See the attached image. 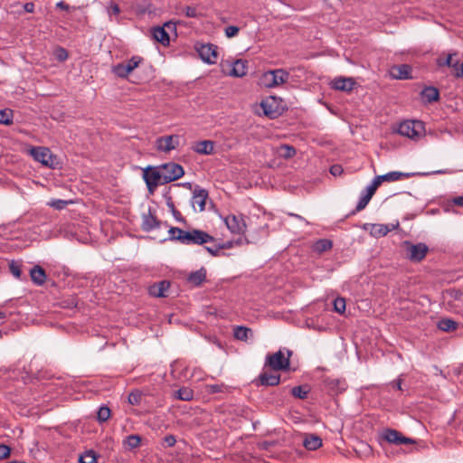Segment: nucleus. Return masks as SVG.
<instances>
[{"mask_svg": "<svg viewBox=\"0 0 463 463\" xmlns=\"http://www.w3.org/2000/svg\"><path fill=\"white\" fill-rule=\"evenodd\" d=\"M175 398L184 402L192 401L194 399V391L188 387L180 388L176 392Z\"/></svg>", "mask_w": 463, "mask_h": 463, "instance_id": "473e14b6", "label": "nucleus"}, {"mask_svg": "<svg viewBox=\"0 0 463 463\" xmlns=\"http://www.w3.org/2000/svg\"><path fill=\"white\" fill-rule=\"evenodd\" d=\"M303 446L308 450H316L322 446V439L316 434H306Z\"/></svg>", "mask_w": 463, "mask_h": 463, "instance_id": "b1692460", "label": "nucleus"}, {"mask_svg": "<svg viewBox=\"0 0 463 463\" xmlns=\"http://www.w3.org/2000/svg\"><path fill=\"white\" fill-rule=\"evenodd\" d=\"M143 61L140 56H133L131 59L118 63L111 68V71L118 78L126 79Z\"/></svg>", "mask_w": 463, "mask_h": 463, "instance_id": "20e7f679", "label": "nucleus"}, {"mask_svg": "<svg viewBox=\"0 0 463 463\" xmlns=\"http://www.w3.org/2000/svg\"><path fill=\"white\" fill-rule=\"evenodd\" d=\"M363 192H365L370 197H373V195L376 192V189H374L369 184Z\"/></svg>", "mask_w": 463, "mask_h": 463, "instance_id": "0e129e2a", "label": "nucleus"}, {"mask_svg": "<svg viewBox=\"0 0 463 463\" xmlns=\"http://www.w3.org/2000/svg\"><path fill=\"white\" fill-rule=\"evenodd\" d=\"M232 70L228 72L230 76L233 77H243L248 71V62L245 60H236L232 64Z\"/></svg>", "mask_w": 463, "mask_h": 463, "instance_id": "aec40b11", "label": "nucleus"}, {"mask_svg": "<svg viewBox=\"0 0 463 463\" xmlns=\"http://www.w3.org/2000/svg\"><path fill=\"white\" fill-rule=\"evenodd\" d=\"M168 232H169L170 240L178 241L182 243L186 231H184L181 228H178V227H171L169 229Z\"/></svg>", "mask_w": 463, "mask_h": 463, "instance_id": "c9c22d12", "label": "nucleus"}, {"mask_svg": "<svg viewBox=\"0 0 463 463\" xmlns=\"http://www.w3.org/2000/svg\"><path fill=\"white\" fill-rule=\"evenodd\" d=\"M140 442H141V438L139 435H136V434H133V435H129L128 436L124 441H123V446L126 449H129V450H132L134 449H137L139 447L140 445Z\"/></svg>", "mask_w": 463, "mask_h": 463, "instance_id": "2f4dec72", "label": "nucleus"}, {"mask_svg": "<svg viewBox=\"0 0 463 463\" xmlns=\"http://www.w3.org/2000/svg\"><path fill=\"white\" fill-rule=\"evenodd\" d=\"M215 239L204 231L194 229L186 231L182 244L185 245H203L208 242L214 241Z\"/></svg>", "mask_w": 463, "mask_h": 463, "instance_id": "423d86ee", "label": "nucleus"}, {"mask_svg": "<svg viewBox=\"0 0 463 463\" xmlns=\"http://www.w3.org/2000/svg\"><path fill=\"white\" fill-rule=\"evenodd\" d=\"M97 453L93 449H89L79 457V463H97Z\"/></svg>", "mask_w": 463, "mask_h": 463, "instance_id": "72a5a7b5", "label": "nucleus"}, {"mask_svg": "<svg viewBox=\"0 0 463 463\" xmlns=\"http://www.w3.org/2000/svg\"><path fill=\"white\" fill-rule=\"evenodd\" d=\"M173 213V215L174 217L177 220V221H183V218L181 217V213L179 211H177L176 209H174V211L172 212Z\"/></svg>", "mask_w": 463, "mask_h": 463, "instance_id": "774afa93", "label": "nucleus"}, {"mask_svg": "<svg viewBox=\"0 0 463 463\" xmlns=\"http://www.w3.org/2000/svg\"><path fill=\"white\" fill-rule=\"evenodd\" d=\"M222 386L219 384H212L209 386V391L211 393H217L222 392Z\"/></svg>", "mask_w": 463, "mask_h": 463, "instance_id": "bf43d9fd", "label": "nucleus"}, {"mask_svg": "<svg viewBox=\"0 0 463 463\" xmlns=\"http://www.w3.org/2000/svg\"><path fill=\"white\" fill-rule=\"evenodd\" d=\"M261 107L263 109L264 114L268 117H269L270 118H274L279 115L277 110H274L271 109V106L269 105L268 100L262 101Z\"/></svg>", "mask_w": 463, "mask_h": 463, "instance_id": "c03bdc74", "label": "nucleus"}, {"mask_svg": "<svg viewBox=\"0 0 463 463\" xmlns=\"http://www.w3.org/2000/svg\"><path fill=\"white\" fill-rule=\"evenodd\" d=\"M395 228V225L372 224L371 234L377 238L383 237Z\"/></svg>", "mask_w": 463, "mask_h": 463, "instance_id": "c85d7f7f", "label": "nucleus"}, {"mask_svg": "<svg viewBox=\"0 0 463 463\" xmlns=\"http://www.w3.org/2000/svg\"><path fill=\"white\" fill-rule=\"evenodd\" d=\"M224 248L223 245L218 244L213 247L206 246L204 249L213 256H218L220 251Z\"/></svg>", "mask_w": 463, "mask_h": 463, "instance_id": "3c124183", "label": "nucleus"}, {"mask_svg": "<svg viewBox=\"0 0 463 463\" xmlns=\"http://www.w3.org/2000/svg\"><path fill=\"white\" fill-rule=\"evenodd\" d=\"M170 288V282L168 280H161L157 283H154L148 287V293L150 296L155 298H165L166 291Z\"/></svg>", "mask_w": 463, "mask_h": 463, "instance_id": "f3484780", "label": "nucleus"}, {"mask_svg": "<svg viewBox=\"0 0 463 463\" xmlns=\"http://www.w3.org/2000/svg\"><path fill=\"white\" fill-rule=\"evenodd\" d=\"M333 246V243L328 239H319L313 244V250L317 253H323L328 250H330Z\"/></svg>", "mask_w": 463, "mask_h": 463, "instance_id": "7c9ffc66", "label": "nucleus"}, {"mask_svg": "<svg viewBox=\"0 0 463 463\" xmlns=\"http://www.w3.org/2000/svg\"><path fill=\"white\" fill-rule=\"evenodd\" d=\"M30 276L32 281L37 286L43 285L47 278L44 269L39 265H35L31 269Z\"/></svg>", "mask_w": 463, "mask_h": 463, "instance_id": "4be33fe9", "label": "nucleus"}, {"mask_svg": "<svg viewBox=\"0 0 463 463\" xmlns=\"http://www.w3.org/2000/svg\"><path fill=\"white\" fill-rule=\"evenodd\" d=\"M233 335L237 340L246 342L248 339L252 338L253 332L249 327L237 326L233 329Z\"/></svg>", "mask_w": 463, "mask_h": 463, "instance_id": "cd10ccee", "label": "nucleus"}, {"mask_svg": "<svg viewBox=\"0 0 463 463\" xmlns=\"http://www.w3.org/2000/svg\"><path fill=\"white\" fill-rule=\"evenodd\" d=\"M411 67L408 64L394 65L390 70V74L393 79L408 80L411 79Z\"/></svg>", "mask_w": 463, "mask_h": 463, "instance_id": "6ab92c4d", "label": "nucleus"}, {"mask_svg": "<svg viewBox=\"0 0 463 463\" xmlns=\"http://www.w3.org/2000/svg\"><path fill=\"white\" fill-rule=\"evenodd\" d=\"M290 355H291L290 351H288V357H286L284 353L281 350H279L278 352L274 353L273 354L267 355L265 365L269 366L272 370H275V371L287 370L289 367Z\"/></svg>", "mask_w": 463, "mask_h": 463, "instance_id": "0eeeda50", "label": "nucleus"}, {"mask_svg": "<svg viewBox=\"0 0 463 463\" xmlns=\"http://www.w3.org/2000/svg\"><path fill=\"white\" fill-rule=\"evenodd\" d=\"M382 183L383 182H382L380 175H377L373 178V180L372 181L370 185L377 190V188L381 185Z\"/></svg>", "mask_w": 463, "mask_h": 463, "instance_id": "13d9d810", "label": "nucleus"}, {"mask_svg": "<svg viewBox=\"0 0 463 463\" xmlns=\"http://www.w3.org/2000/svg\"><path fill=\"white\" fill-rule=\"evenodd\" d=\"M371 199L372 197H370L365 192H362L359 202L355 209L352 212V214H354L355 213L364 210L367 206Z\"/></svg>", "mask_w": 463, "mask_h": 463, "instance_id": "58836bf2", "label": "nucleus"}, {"mask_svg": "<svg viewBox=\"0 0 463 463\" xmlns=\"http://www.w3.org/2000/svg\"><path fill=\"white\" fill-rule=\"evenodd\" d=\"M420 96L425 103H431L439 99V92L437 88L430 86L421 90Z\"/></svg>", "mask_w": 463, "mask_h": 463, "instance_id": "a878e982", "label": "nucleus"}, {"mask_svg": "<svg viewBox=\"0 0 463 463\" xmlns=\"http://www.w3.org/2000/svg\"><path fill=\"white\" fill-rule=\"evenodd\" d=\"M71 201H66L62 199H53L50 201L47 204L56 210L64 209Z\"/></svg>", "mask_w": 463, "mask_h": 463, "instance_id": "79ce46f5", "label": "nucleus"}, {"mask_svg": "<svg viewBox=\"0 0 463 463\" xmlns=\"http://www.w3.org/2000/svg\"><path fill=\"white\" fill-rule=\"evenodd\" d=\"M413 174L403 173L399 171L389 172L387 174L380 175L382 182H395L402 178H408Z\"/></svg>", "mask_w": 463, "mask_h": 463, "instance_id": "c756f323", "label": "nucleus"}, {"mask_svg": "<svg viewBox=\"0 0 463 463\" xmlns=\"http://www.w3.org/2000/svg\"><path fill=\"white\" fill-rule=\"evenodd\" d=\"M343 169L341 165H335L330 167V173L335 176L341 175Z\"/></svg>", "mask_w": 463, "mask_h": 463, "instance_id": "4d7b16f0", "label": "nucleus"}, {"mask_svg": "<svg viewBox=\"0 0 463 463\" xmlns=\"http://www.w3.org/2000/svg\"><path fill=\"white\" fill-rule=\"evenodd\" d=\"M14 114L11 109H0V124L12 125Z\"/></svg>", "mask_w": 463, "mask_h": 463, "instance_id": "4c0bfd02", "label": "nucleus"}, {"mask_svg": "<svg viewBox=\"0 0 463 463\" xmlns=\"http://www.w3.org/2000/svg\"><path fill=\"white\" fill-rule=\"evenodd\" d=\"M183 12L184 15L189 18H196L199 15L197 9L194 6H185Z\"/></svg>", "mask_w": 463, "mask_h": 463, "instance_id": "8fccbe9b", "label": "nucleus"}, {"mask_svg": "<svg viewBox=\"0 0 463 463\" xmlns=\"http://www.w3.org/2000/svg\"><path fill=\"white\" fill-rule=\"evenodd\" d=\"M178 146V137L177 136H164L160 137L156 140V147L160 152H170L173 149H175Z\"/></svg>", "mask_w": 463, "mask_h": 463, "instance_id": "2eb2a0df", "label": "nucleus"}, {"mask_svg": "<svg viewBox=\"0 0 463 463\" xmlns=\"http://www.w3.org/2000/svg\"><path fill=\"white\" fill-rule=\"evenodd\" d=\"M57 58L59 61H62L68 58V52L64 48H60L57 51Z\"/></svg>", "mask_w": 463, "mask_h": 463, "instance_id": "6e6d98bb", "label": "nucleus"}, {"mask_svg": "<svg viewBox=\"0 0 463 463\" xmlns=\"http://www.w3.org/2000/svg\"><path fill=\"white\" fill-rule=\"evenodd\" d=\"M325 387L332 394H338L346 389V383L344 380L335 378H326L324 380Z\"/></svg>", "mask_w": 463, "mask_h": 463, "instance_id": "a211bd4d", "label": "nucleus"}, {"mask_svg": "<svg viewBox=\"0 0 463 463\" xmlns=\"http://www.w3.org/2000/svg\"><path fill=\"white\" fill-rule=\"evenodd\" d=\"M160 222L151 213L150 211L147 214H143L141 228L144 232H151L152 230L158 228Z\"/></svg>", "mask_w": 463, "mask_h": 463, "instance_id": "412c9836", "label": "nucleus"}, {"mask_svg": "<svg viewBox=\"0 0 463 463\" xmlns=\"http://www.w3.org/2000/svg\"><path fill=\"white\" fill-rule=\"evenodd\" d=\"M224 222L228 230L233 234L241 235L246 232L247 225L242 215H228L224 218Z\"/></svg>", "mask_w": 463, "mask_h": 463, "instance_id": "9d476101", "label": "nucleus"}, {"mask_svg": "<svg viewBox=\"0 0 463 463\" xmlns=\"http://www.w3.org/2000/svg\"><path fill=\"white\" fill-rule=\"evenodd\" d=\"M143 178L148 191L152 194L159 184H163L160 166H148L144 170Z\"/></svg>", "mask_w": 463, "mask_h": 463, "instance_id": "6e6552de", "label": "nucleus"}, {"mask_svg": "<svg viewBox=\"0 0 463 463\" xmlns=\"http://www.w3.org/2000/svg\"><path fill=\"white\" fill-rule=\"evenodd\" d=\"M9 269H10V272L13 274L14 277H15L16 279H21L22 270H21V268H20L19 264H17L14 261H12L9 264Z\"/></svg>", "mask_w": 463, "mask_h": 463, "instance_id": "09e8293b", "label": "nucleus"}, {"mask_svg": "<svg viewBox=\"0 0 463 463\" xmlns=\"http://www.w3.org/2000/svg\"><path fill=\"white\" fill-rule=\"evenodd\" d=\"M452 57H453V54H449L445 59L439 58L437 60V63L439 67H442V66L449 67L450 64H452Z\"/></svg>", "mask_w": 463, "mask_h": 463, "instance_id": "5fc2aeb1", "label": "nucleus"}, {"mask_svg": "<svg viewBox=\"0 0 463 463\" xmlns=\"http://www.w3.org/2000/svg\"><path fill=\"white\" fill-rule=\"evenodd\" d=\"M110 414V409L108 406H101L97 412V420L99 422H105L109 419Z\"/></svg>", "mask_w": 463, "mask_h": 463, "instance_id": "ea45409f", "label": "nucleus"}, {"mask_svg": "<svg viewBox=\"0 0 463 463\" xmlns=\"http://www.w3.org/2000/svg\"><path fill=\"white\" fill-rule=\"evenodd\" d=\"M355 81L350 77H338L332 80L331 88L336 90L350 92L353 90Z\"/></svg>", "mask_w": 463, "mask_h": 463, "instance_id": "dca6fc26", "label": "nucleus"}, {"mask_svg": "<svg viewBox=\"0 0 463 463\" xmlns=\"http://www.w3.org/2000/svg\"><path fill=\"white\" fill-rule=\"evenodd\" d=\"M309 392V388L306 385L295 386L291 390V394L298 399H306Z\"/></svg>", "mask_w": 463, "mask_h": 463, "instance_id": "f704fd0d", "label": "nucleus"}, {"mask_svg": "<svg viewBox=\"0 0 463 463\" xmlns=\"http://www.w3.org/2000/svg\"><path fill=\"white\" fill-rule=\"evenodd\" d=\"M200 58L208 64H214L217 61V46L212 43L201 44L196 48Z\"/></svg>", "mask_w": 463, "mask_h": 463, "instance_id": "f8f14e48", "label": "nucleus"}, {"mask_svg": "<svg viewBox=\"0 0 463 463\" xmlns=\"http://www.w3.org/2000/svg\"><path fill=\"white\" fill-rule=\"evenodd\" d=\"M452 203L457 206L463 207V195L454 197Z\"/></svg>", "mask_w": 463, "mask_h": 463, "instance_id": "e2e57ef3", "label": "nucleus"}, {"mask_svg": "<svg viewBox=\"0 0 463 463\" xmlns=\"http://www.w3.org/2000/svg\"><path fill=\"white\" fill-rule=\"evenodd\" d=\"M259 382L263 386H276L280 382V375L278 373H261L259 375Z\"/></svg>", "mask_w": 463, "mask_h": 463, "instance_id": "393cba45", "label": "nucleus"}, {"mask_svg": "<svg viewBox=\"0 0 463 463\" xmlns=\"http://www.w3.org/2000/svg\"><path fill=\"white\" fill-rule=\"evenodd\" d=\"M56 7L60 8L61 10H65V11L69 10V8H70L69 5L64 1L58 2L56 4Z\"/></svg>", "mask_w": 463, "mask_h": 463, "instance_id": "69168bd1", "label": "nucleus"}, {"mask_svg": "<svg viewBox=\"0 0 463 463\" xmlns=\"http://www.w3.org/2000/svg\"><path fill=\"white\" fill-rule=\"evenodd\" d=\"M392 386L399 391L402 390V380L401 378H398L397 380L391 383Z\"/></svg>", "mask_w": 463, "mask_h": 463, "instance_id": "680f3d73", "label": "nucleus"}, {"mask_svg": "<svg viewBox=\"0 0 463 463\" xmlns=\"http://www.w3.org/2000/svg\"><path fill=\"white\" fill-rule=\"evenodd\" d=\"M398 133L411 139H418L424 133L423 123L419 120H406L398 127Z\"/></svg>", "mask_w": 463, "mask_h": 463, "instance_id": "7ed1b4c3", "label": "nucleus"}, {"mask_svg": "<svg viewBox=\"0 0 463 463\" xmlns=\"http://www.w3.org/2000/svg\"><path fill=\"white\" fill-rule=\"evenodd\" d=\"M406 247V256L412 262H420L425 257L429 251V248L425 243L419 242L412 244L410 241H404Z\"/></svg>", "mask_w": 463, "mask_h": 463, "instance_id": "1a4fd4ad", "label": "nucleus"}, {"mask_svg": "<svg viewBox=\"0 0 463 463\" xmlns=\"http://www.w3.org/2000/svg\"><path fill=\"white\" fill-rule=\"evenodd\" d=\"M176 443V438L175 435L168 434L161 441V446L165 449L172 448Z\"/></svg>", "mask_w": 463, "mask_h": 463, "instance_id": "49530a36", "label": "nucleus"}, {"mask_svg": "<svg viewBox=\"0 0 463 463\" xmlns=\"http://www.w3.org/2000/svg\"><path fill=\"white\" fill-rule=\"evenodd\" d=\"M438 326L444 332H449L457 328V323L452 319L445 318L439 322Z\"/></svg>", "mask_w": 463, "mask_h": 463, "instance_id": "e433bc0d", "label": "nucleus"}, {"mask_svg": "<svg viewBox=\"0 0 463 463\" xmlns=\"http://www.w3.org/2000/svg\"><path fill=\"white\" fill-rule=\"evenodd\" d=\"M240 29L238 26H234V25H230L228 27L225 28V35L228 37V38H232V37H234L238 34Z\"/></svg>", "mask_w": 463, "mask_h": 463, "instance_id": "603ef678", "label": "nucleus"}, {"mask_svg": "<svg viewBox=\"0 0 463 463\" xmlns=\"http://www.w3.org/2000/svg\"><path fill=\"white\" fill-rule=\"evenodd\" d=\"M382 438L387 442L396 445L415 443L413 439L402 436L401 432L392 429L385 430L382 433Z\"/></svg>", "mask_w": 463, "mask_h": 463, "instance_id": "4468645a", "label": "nucleus"}, {"mask_svg": "<svg viewBox=\"0 0 463 463\" xmlns=\"http://www.w3.org/2000/svg\"><path fill=\"white\" fill-rule=\"evenodd\" d=\"M454 75L458 78H463V62L460 64L459 68H456Z\"/></svg>", "mask_w": 463, "mask_h": 463, "instance_id": "338daca9", "label": "nucleus"}, {"mask_svg": "<svg viewBox=\"0 0 463 463\" xmlns=\"http://www.w3.org/2000/svg\"><path fill=\"white\" fill-rule=\"evenodd\" d=\"M30 156L43 166L50 169H57L60 167V161L50 148L46 146H32L29 150Z\"/></svg>", "mask_w": 463, "mask_h": 463, "instance_id": "f257e3e1", "label": "nucleus"}, {"mask_svg": "<svg viewBox=\"0 0 463 463\" xmlns=\"http://www.w3.org/2000/svg\"><path fill=\"white\" fill-rule=\"evenodd\" d=\"M206 279V269L203 267L196 271L191 272L187 281L193 286L198 287Z\"/></svg>", "mask_w": 463, "mask_h": 463, "instance_id": "bb28decb", "label": "nucleus"}, {"mask_svg": "<svg viewBox=\"0 0 463 463\" xmlns=\"http://www.w3.org/2000/svg\"><path fill=\"white\" fill-rule=\"evenodd\" d=\"M166 28L175 31V24L172 22H166L163 26H157L152 30L153 38L164 46H168L170 44V36L165 30Z\"/></svg>", "mask_w": 463, "mask_h": 463, "instance_id": "9b49d317", "label": "nucleus"}, {"mask_svg": "<svg viewBox=\"0 0 463 463\" xmlns=\"http://www.w3.org/2000/svg\"><path fill=\"white\" fill-rule=\"evenodd\" d=\"M194 150L201 155H212L214 152V142L211 140H203L194 144Z\"/></svg>", "mask_w": 463, "mask_h": 463, "instance_id": "5701e85b", "label": "nucleus"}, {"mask_svg": "<svg viewBox=\"0 0 463 463\" xmlns=\"http://www.w3.org/2000/svg\"><path fill=\"white\" fill-rule=\"evenodd\" d=\"M34 4L33 2H28L24 4V9L26 13H33L34 12Z\"/></svg>", "mask_w": 463, "mask_h": 463, "instance_id": "052dcab7", "label": "nucleus"}, {"mask_svg": "<svg viewBox=\"0 0 463 463\" xmlns=\"http://www.w3.org/2000/svg\"><path fill=\"white\" fill-rule=\"evenodd\" d=\"M120 7L118 4L114 3V2H111L109 4V6L107 8V13L110 18V20H112V16L113 15H118L120 14Z\"/></svg>", "mask_w": 463, "mask_h": 463, "instance_id": "de8ad7c7", "label": "nucleus"}, {"mask_svg": "<svg viewBox=\"0 0 463 463\" xmlns=\"http://www.w3.org/2000/svg\"><path fill=\"white\" fill-rule=\"evenodd\" d=\"M279 153L280 156H283L284 158H290L296 155L297 151L291 146L282 145L279 148Z\"/></svg>", "mask_w": 463, "mask_h": 463, "instance_id": "a19ab883", "label": "nucleus"}, {"mask_svg": "<svg viewBox=\"0 0 463 463\" xmlns=\"http://www.w3.org/2000/svg\"><path fill=\"white\" fill-rule=\"evenodd\" d=\"M10 447L5 444H0V459L7 458L10 456Z\"/></svg>", "mask_w": 463, "mask_h": 463, "instance_id": "864d4df0", "label": "nucleus"}, {"mask_svg": "<svg viewBox=\"0 0 463 463\" xmlns=\"http://www.w3.org/2000/svg\"><path fill=\"white\" fill-rule=\"evenodd\" d=\"M159 166L163 176V184L176 181L184 175L183 166L174 162L162 164Z\"/></svg>", "mask_w": 463, "mask_h": 463, "instance_id": "39448f33", "label": "nucleus"}, {"mask_svg": "<svg viewBox=\"0 0 463 463\" xmlns=\"http://www.w3.org/2000/svg\"><path fill=\"white\" fill-rule=\"evenodd\" d=\"M142 400V392L138 390L131 392L128 395V402L132 405L140 404Z\"/></svg>", "mask_w": 463, "mask_h": 463, "instance_id": "37998d69", "label": "nucleus"}, {"mask_svg": "<svg viewBox=\"0 0 463 463\" xmlns=\"http://www.w3.org/2000/svg\"><path fill=\"white\" fill-rule=\"evenodd\" d=\"M333 304L335 312L343 314L345 311V299L344 298H336Z\"/></svg>", "mask_w": 463, "mask_h": 463, "instance_id": "a18cd8bd", "label": "nucleus"}, {"mask_svg": "<svg viewBox=\"0 0 463 463\" xmlns=\"http://www.w3.org/2000/svg\"><path fill=\"white\" fill-rule=\"evenodd\" d=\"M289 76V72L284 69L267 71L260 77V85L267 89L277 88L288 82Z\"/></svg>", "mask_w": 463, "mask_h": 463, "instance_id": "f03ea898", "label": "nucleus"}, {"mask_svg": "<svg viewBox=\"0 0 463 463\" xmlns=\"http://www.w3.org/2000/svg\"><path fill=\"white\" fill-rule=\"evenodd\" d=\"M208 198L207 190L196 185L193 191L192 206L194 211L203 212L205 209L206 200Z\"/></svg>", "mask_w": 463, "mask_h": 463, "instance_id": "ddd939ff", "label": "nucleus"}]
</instances>
